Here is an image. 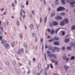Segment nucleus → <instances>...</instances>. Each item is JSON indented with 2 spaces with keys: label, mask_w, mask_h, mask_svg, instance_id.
I'll return each instance as SVG.
<instances>
[{
  "label": "nucleus",
  "mask_w": 75,
  "mask_h": 75,
  "mask_svg": "<svg viewBox=\"0 0 75 75\" xmlns=\"http://www.w3.org/2000/svg\"><path fill=\"white\" fill-rule=\"evenodd\" d=\"M65 10V8L62 7V6H60L57 9V11H64Z\"/></svg>",
  "instance_id": "1"
},
{
  "label": "nucleus",
  "mask_w": 75,
  "mask_h": 75,
  "mask_svg": "<svg viewBox=\"0 0 75 75\" xmlns=\"http://www.w3.org/2000/svg\"><path fill=\"white\" fill-rule=\"evenodd\" d=\"M48 57H50V58H51L52 57V58H54V59H57V57L56 56V55H55V54H48Z\"/></svg>",
  "instance_id": "2"
},
{
  "label": "nucleus",
  "mask_w": 75,
  "mask_h": 75,
  "mask_svg": "<svg viewBox=\"0 0 75 75\" xmlns=\"http://www.w3.org/2000/svg\"><path fill=\"white\" fill-rule=\"evenodd\" d=\"M66 1L67 3H69V2H70V4L71 5V6L72 7H74V6H75V5H74V4H75V1H74L73 2H71L69 0H66Z\"/></svg>",
  "instance_id": "3"
},
{
  "label": "nucleus",
  "mask_w": 75,
  "mask_h": 75,
  "mask_svg": "<svg viewBox=\"0 0 75 75\" xmlns=\"http://www.w3.org/2000/svg\"><path fill=\"white\" fill-rule=\"evenodd\" d=\"M23 52H24V50L23 49H21V50L20 49L18 50L16 52V54H22Z\"/></svg>",
  "instance_id": "4"
},
{
  "label": "nucleus",
  "mask_w": 75,
  "mask_h": 75,
  "mask_svg": "<svg viewBox=\"0 0 75 75\" xmlns=\"http://www.w3.org/2000/svg\"><path fill=\"white\" fill-rule=\"evenodd\" d=\"M55 50H57V52H59V50H60V49L58 47H52V52H54L55 51Z\"/></svg>",
  "instance_id": "5"
},
{
  "label": "nucleus",
  "mask_w": 75,
  "mask_h": 75,
  "mask_svg": "<svg viewBox=\"0 0 75 75\" xmlns=\"http://www.w3.org/2000/svg\"><path fill=\"white\" fill-rule=\"evenodd\" d=\"M53 44L55 45H59V41H54L53 42Z\"/></svg>",
  "instance_id": "6"
},
{
  "label": "nucleus",
  "mask_w": 75,
  "mask_h": 75,
  "mask_svg": "<svg viewBox=\"0 0 75 75\" xmlns=\"http://www.w3.org/2000/svg\"><path fill=\"white\" fill-rule=\"evenodd\" d=\"M52 24L54 26H56V25H57L58 24V22L57 21H53Z\"/></svg>",
  "instance_id": "7"
},
{
  "label": "nucleus",
  "mask_w": 75,
  "mask_h": 75,
  "mask_svg": "<svg viewBox=\"0 0 75 75\" xmlns=\"http://www.w3.org/2000/svg\"><path fill=\"white\" fill-rule=\"evenodd\" d=\"M64 22H65L66 24L69 23V20H68V18H65L64 20Z\"/></svg>",
  "instance_id": "8"
},
{
  "label": "nucleus",
  "mask_w": 75,
  "mask_h": 75,
  "mask_svg": "<svg viewBox=\"0 0 75 75\" xmlns=\"http://www.w3.org/2000/svg\"><path fill=\"white\" fill-rule=\"evenodd\" d=\"M4 47L5 48H10V46L8 44L6 43L4 45Z\"/></svg>",
  "instance_id": "9"
},
{
  "label": "nucleus",
  "mask_w": 75,
  "mask_h": 75,
  "mask_svg": "<svg viewBox=\"0 0 75 75\" xmlns=\"http://www.w3.org/2000/svg\"><path fill=\"white\" fill-rule=\"evenodd\" d=\"M70 39L69 38H66L65 40V42H66V43H68V42H69V41Z\"/></svg>",
  "instance_id": "10"
},
{
  "label": "nucleus",
  "mask_w": 75,
  "mask_h": 75,
  "mask_svg": "<svg viewBox=\"0 0 75 75\" xmlns=\"http://www.w3.org/2000/svg\"><path fill=\"white\" fill-rule=\"evenodd\" d=\"M1 42L2 44H5V43L7 42V41L6 40H1Z\"/></svg>",
  "instance_id": "11"
},
{
  "label": "nucleus",
  "mask_w": 75,
  "mask_h": 75,
  "mask_svg": "<svg viewBox=\"0 0 75 75\" xmlns=\"http://www.w3.org/2000/svg\"><path fill=\"white\" fill-rule=\"evenodd\" d=\"M70 45L74 47L75 46V42L70 43Z\"/></svg>",
  "instance_id": "12"
},
{
  "label": "nucleus",
  "mask_w": 75,
  "mask_h": 75,
  "mask_svg": "<svg viewBox=\"0 0 75 75\" xmlns=\"http://www.w3.org/2000/svg\"><path fill=\"white\" fill-rule=\"evenodd\" d=\"M52 47L51 46H49L48 47V50L50 51H52Z\"/></svg>",
  "instance_id": "13"
},
{
  "label": "nucleus",
  "mask_w": 75,
  "mask_h": 75,
  "mask_svg": "<svg viewBox=\"0 0 75 75\" xmlns=\"http://www.w3.org/2000/svg\"><path fill=\"white\" fill-rule=\"evenodd\" d=\"M65 24V22H64V21H62L60 23V25H64Z\"/></svg>",
  "instance_id": "14"
},
{
  "label": "nucleus",
  "mask_w": 75,
  "mask_h": 75,
  "mask_svg": "<svg viewBox=\"0 0 75 75\" xmlns=\"http://www.w3.org/2000/svg\"><path fill=\"white\" fill-rule=\"evenodd\" d=\"M71 30H75V25H73L71 27Z\"/></svg>",
  "instance_id": "15"
},
{
  "label": "nucleus",
  "mask_w": 75,
  "mask_h": 75,
  "mask_svg": "<svg viewBox=\"0 0 75 75\" xmlns=\"http://www.w3.org/2000/svg\"><path fill=\"white\" fill-rule=\"evenodd\" d=\"M54 16H55V13L54 12L52 13H51V17H54Z\"/></svg>",
  "instance_id": "16"
},
{
  "label": "nucleus",
  "mask_w": 75,
  "mask_h": 75,
  "mask_svg": "<svg viewBox=\"0 0 75 75\" xmlns=\"http://www.w3.org/2000/svg\"><path fill=\"white\" fill-rule=\"evenodd\" d=\"M54 30H51V31L50 32V34H51V35H52L54 33Z\"/></svg>",
  "instance_id": "17"
},
{
  "label": "nucleus",
  "mask_w": 75,
  "mask_h": 75,
  "mask_svg": "<svg viewBox=\"0 0 75 75\" xmlns=\"http://www.w3.org/2000/svg\"><path fill=\"white\" fill-rule=\"evenodd\" d=\"M30 28L31 29H33L34 28V26H33V25H30Z\"/></svg>",
  "instance_id": "18"
},
{
  "label": "nucleus",
  "mask_w": 75,
  "mask_h": 75,
  "mask_svg": "<svg viewBox=\"0 0 75 75\" xmlns=\"http://www.w3.org/2000/svg\"><path fill=\"white\" fill-rule=\"evenodd\" d=\"M19 35L20 36V38L21 39H23V34H22V33H21Z\"/></svg>",
  "instance_id": "19"
},
{
  "label": "nucleus",
  "mask_w": 75,
  "mask_h": 75,
  "mask_svg": "<svg viewBox=\"0 0 75 75\" xmlns=\"http://www.w3.org/2000/svg\"><path fill=\"white\" fill-rule=\"evenodd\" d=\"M61 2H62V3L63 4H65V0H61Z\"/></svg>",
  "instance_id": "20"
},
{
  "label": "nucleus",
  "mask_w": 75,
  "mask_h": 75,
  "mask_svg": "<svg viewBox=\"0 0 75 75\" xmlns=\"http://www.w3.org/2000/svg\"><path fill=\"white\" fill-rule=\"evenodd\" d=\"M54 40H59V39L57 37L55 36L54 38Z\"/></svg>",
  "instance_id": "21"
},
{
  "label": "nucleus",
  "mask_w": 75,
  "mask_h": 75,
  "mask_svg": "<svg viewBox=\"0 0 75 75\" xmlns=\"http://www.w3.org/2000/svg\"><path fill=\"white\" fill-rule=\"evenodd\" d=\"M67 49L68 50H71V47H67Z\"/></svg>",
  "instance_id": "22"
},
{
  "label": "nucleus",
  "mask_w": 75,
  "mask_h": 75,
  "mask_svg": "<svg viewBox=\"0 0 75 75\" xmlns=\"http://www.w3.org/2000/svg\"><path fill=\"white\" fill-rule=\"evenodd\" d=\"M24 46L25 48H27V45L26 43H24Z\"/></svg>",
  "instance_id": "23"
},
{
  "label": "nucleus",
  "mask_w": 75,
  "mask_h": 75,
  "mask_svg": "<svg viewBox=\"0 0 75 75\" xmlns=\"http://www.w3.org/2000/svg\"><path fill=\"white\" fill-rule=\"evenodd\" d=\"M60 29H61V28L58 29H57L55 31V33L56 34H57V33H58V31H59V30Z\"/></svg>",
  "instance_id": "24"
},
{
  "label": "nucleus",
  "mask_w": 75,
  "mask_h": 75,
  "mask_svg": "<svg viewBox=\"0 0 75 75\" xmlns=\"http://www.w3.org/2000/svg\"><path fill=\"white\" fill-rule=\"evenodd\" d=\"M64 67L65 69L66 70V71H68V68H69V67L67 66H66V67L65 66Z\"/></svg>",
  "instance_id": "25"
},
{
  "label": "nucleus",
  "mask_w": 75,
  "mask_h": 75,
  "mask_svg": "<svg viewBox=\"0 0 75 75\" xmlns=\"http://www.w3.org/2000/svg\"><path fill=\"white\" fill-rule=\"evenodd\" d=\"M55 20H59V15H58L57 17H55Z\"/></svg>",
  "instance_id": "26"
},
{
  "label": "nucleus",
  "mask_w": 75,
  "mask_h": 75,
  "mask_svg": "<svg viewBox=\"0 0 75 75\" xmlns=\"http://www.w3.org/2000/svg\"><path fill=\"white\" fill-rule=\"evenodd\" d=\"M75 59V57L72 56L71 57V60H73V59Z\"/></svg>",
  "instance_id": "27"
},
{
  "label": "nucleus",
  "mask_w": 75,
  "mask_h": 75,
  "mask_svg": "<svg viewBox=\"0 0 75 75\" xmlns=\"http://www.w3.org/2000/svg\"><path fill=\"white\" fill-rule=\"evenodd\" d=\"M48 32L50 33L52 31L50 29H47Z\"/></svg>",
  "instance_id": "28"
},
{
  "label": "nucleus",
  "mask_w": 75,
  "mask_h": 75,
  "mask_svg": "<svg viewBox=\"0 0 75 75\" xmlns=\"http://www.w3.org/2000/svg\"><path fill=\"white\" fill-rule=\"evenodd\" d=\"M17 25L18 26V27L20 26V22L18 21H17Z\"/></svg>",
  "instance_id": "29"
},
{
  "label": "nucleus",
  "mask_w": 75,
  "mask_h": 75,
  "mask_svg": "<svg viewBox=\"0 0 75 75\" xmlns=\"http://www.w3.org/2000/svg\"><path fill=\"white\" fill-rule=\"evenodd\" d=\"M47 17L45 18L44 21L45 23H46V22H47Z\"/></svg>",
  "instance_id": "30"
},
{
  "label": "nucleus",
  "mask_w": 75,
  "mask_h": 75,
  "mask_svg": "<svg viewBox=\"0 0 75 75\" xmlns=\"http://www.w3.org/2000/svg\"><path fill=\"white\" fill-rule=\"evenodd\" d=\"M59 20H62V18L59 16Z\"/></svg>",
  "instance_id": "31"
},
{
  "label": "nucleus",
  "mask_w": 75,
  "mask_h": 75,
  "mask_svg": "<svg viewBox=\"0 0 75 75\" xmlns=\"http://www.w3.org/2000/svg\"><path fill=\"white\" fill-rule=\"evenodd\" d=\"M61 15L62 16H65V13L64 12H63L61 13Z\"/></svg>",
  "instance_id": "32"
},
{
  "label": "nucleus",
  "mask_w": 75,
  "mask_h": 75,
  "mask_svg": "<svg viewBox=\"0 0 75 75\" xmlns=\"http://www.w3.org/2000/svg\"><path fill=\"white\" fill-rule=\"evenodd\" d=\"M31 11L32 12V14H35V11H34V10H32Z\"/></svg>",
  "instance_id": "33"
},
{
  "label": "nucleus",
  "mask_w": 75,
  "mask_h": 75,
  "mask_svg": "<svg viewBox=\"0 0 75 75\" xmlns=\"http://www.w3.org/2000/svg\"><path fill=\"white\" fill-rule=\"evenodd\" d=\"M50 66L51 68H53V66H52V64H51V63L50 64Z\"/></svg>",
  "instance_id": "34"
},
{
  "label": "nucleus",
  "mask_w": 75,
  "mask_h": 75,
  "mask_svg": "<svg viewBox=\"0 0 75 75\" xmlns=\"http://www.w3.org/2000/svg\"><path fill=\"white\" fill-rule=\"evenodd\" d=\"M35 34L33 33H32V37H35Z\"/></svg>",
  "instance_id": "35"
},
{
  "label": "nucleus",
  "mask_w": 75,
  "mask_h": 75,
  "mask_svg": "<svg viewBox=\"0 0 75 75\" xmlns=\"http://www.w3.org/2000/svg\"><path fill=\"white\" fill-rule=\"evenodd\" d=\"M54 62L55 64L56 65H58V61H55V62Z\"/></svg>",
  "instance_id": "36"
},
{
  "label": "nucleus",
  "mask_w": 75,
  "mask_h": 75,
  "mask_svg": "<svg viewBox=\"0 0 75 75\" xmlns=\"http://www.w3.org/2000/svg\"><path fill=\"white\" fill-rule=\"evenodd\" d=\"M65 47H62V50H64V51L65 50Z\"/></svg>",
  "instance_id": "37"
},
{
  "label": "nucleus",
  "mask_w": 75,
  "mask_h": 75,
  "mask_svg": "<svg viewBox=\"0 0 75 75\" xmlns=\"http://www.w3.org/2000/svg\"><path fill=\"white\" fill-rule=\"evenodd\" d=\"M36 72H37V71L35 70H34L33 71V73L34 74H36Z\"/></svg>",
  "instance_id": "38"
},
{
  "label": "nucleus",
  "mask_w": 75,
  "mask_h": 75,
  "mask_svg": "<svg viewBox=\"0 0 75 75\" xmlns=\"http://www.w3.org/2000/svg\"><path fill=\"white\" fill-rule=\"evenodd\" d=\"M6 63L7 65H9V62L8 61H7L6 62Z\"/></svg>",
  "instance_id": "39"
},
{
  "label": "nucleus",
  "mask_w": 75,
  "mask_h": 75,
  "mask_svg": "<svg viewBox=\"0 0 75 75\" xmlns=\"http://www.w3.org/2000/svg\"><path fill=\"white\" fill-rule=\"evenodd\" d=\"M16 64V62L14 61H13V65H15V64Z\"/></svg>",
  "instance_id": "40"
},
{
  "label": "nucleus",
  "mask_w": 75,
  "mask_h": 75,
  "mask_svg": "<svg viewBox=\"0 0 75 75\" xmlns=\"http://www.w3.org/2000/svg\"><path fill=\"white\" fill-rule=\"evenodd\" d=\"M29 15L30 17L32 18V15L31 14V13H29Z\"/></svg>",
  "instance_id": "41"
},
{
  "label": "nucleus",
  "mask_w": 75,
  "mask_h": 75,
  "mask_svg": "<svg viewBox=\"0 0 75 75\" xmlns=\"http://www.w3.org/2000/svg\"><path fill=\"white\" fill-rule=\"evenodd\" d=\"M48 69L47 68H45V72H47L48 71Z\"/></svg>",
  "instance_id": "42"
},
{
  "label": "nucleus",
  "mask_w": 75,
  "mask_h": 75,
  "mask_svg": "<svg viewBox=\"0 0 75 75\" xmlns=\"http://www.w3.org/2000/svg\"><path fill=\"white\" fill-rule=\"evenodd\" d=\"M67 57H64L63 58V59L64 60H65V61H66V59H67Z\"/></svg>",
  "instance_id": "43"
},
{
  "label": "nucleus",
  "mask_w": 75,
  "mask_h": 75,
  "mask_svg": "<svg viewBox=\"0 0 75 75\" xmlns=\"http://www.w3.org/2000/svg\"><path fill=\"white\" fill-rule=\"evenodd\" d=\"M41 66L40 64H39L38 66V69H40L41 68Z\"/></svg>",
  "instance_id": "44"
},
{
  "label": "nucleus",
  "mask_w": 75,
  "mask_h": 75,
  "mask_svg": "<svg viewBox=\"0 0 75 75\" xmlns=\"http://www.w3.org/2000/svg\"><path fill=\"white\" fill-rule=\"evenodd\" d=\"M55 60H54V59H53L52 60H51V62H52V63H54V62H55Z\"/></svg>",
  "instance_id": "45"
},
{
  "label": "nucleus",
  "mask_w": 75,
  "mask_h": 75,
  "mask_svg": "<svg viewBox=\"0 0 75 75\" xmlns=\"http://www.w3.org/2000/svg\"><path fill=\"white\" fill-rule=\"evenodd\" d=\"M43 71V69H42L41 70V71L40 72V73L41 74H42Z\"/></svg>",
  "instance_id": "46"
},
{
  "label": "nucleus",
  "mask_w": 75,
  "mask_h": 75,
  "mask_svg": "<svg viewBox=\"0 0 75 75\" xmlns=\"http://www.w3.org/2000/svg\"><path fill=\"white\" fill-rule=\"evenodd\" d=\"M26 5H28V1H27V2H26Z\"/></svg>",
  "instance_id": "47"
},
{
  "label": "nucleus",
  "mask_w": 75,
  "mask_h": 75,
  "mask_svg": "<svg viewBox=\"0 0 75 75\" xmlns=\"http://www.w3.org/2000/svg\"><path fill=\"white\" fill-rule=\"evenodd\" d=\"M40 42H41L42 43V42H43V39L41 38L40 39Z\"/></svg>",
  "instance_id": "48"
},
{
  "label": "nucleus",
  "mask_w": 75,
  "mask_h": 75,
  "mask_svg": "<svg viewBox=\"0 0 75 75\" xmlns=\"http://www.w3.org/2000/svg\"><path fill=\"white\" fill-rule=\"evenodd\" d=\"M47 66L46 68L48 69H49V68H50V64H47Z\"/></svg>",
  "instance_id": "49"
},
{
  "label": "nucleus",
  "mask_w": 75,
  "mask_h": 75,
  "mask_svg": "<svg viewBox=\"0 0 75 75\" xmlns=\"http://www.w3.org/2000/svg\"><path fill=\"white\" fill-rule=\"evenodd\" d=\"M11 5L12 7H14V6H15V4H14V3H12L11 4Z\"/></svg>",
  "instance_id": "50"
},
{
  "label": "nucleus",
  "mask_w": 75,
  "mask_h": 75,
  "mask_svg": "<svg viewBox=\"0 0 75 75\" xmlns=\"http://www.w3.org/2000/svg\"><path fill=\"white\" fill-rule=\"evenodd\" d=\"M64 34H65V32L63 31V32L62 33V35H64Z\"/></svg>",
  "instance_id": "51"
},
{
  "label": "nucleus",
  "mask_w": 75,
  "mask_h": 75,
  "mask_svg": "<svg viewBox=\"0 0 75 75\" xmlns=\"http://www.w3.org/2000/svg\"><path fill=\"white\" fill-rule=\"evenodd\" d=\"M3 39V37L1 36H0V41H1V40Z\"/></svg>",
  "instance_id": "52"
},
{
  "label": "nucleus",
  "mask_w": 75,
  "mask_h": 75,
  "mask_svg": "<svg viewBox=\"0 0 75 75\" xmlns=\"http://www.w3.org/2000/svg\"><path fill=\"white\" fill-rule=\"evenodd\" d=\"M11 44H12V47H14V43H12Z\"/></svg>",
  "instance_id": "53"
},
{
  "label": "nucleus",
  "mask_w": 75,
  "mask_h": 75,
  "mask_svg": "<svg viewBox=\"0 0 75 75\" xmlns=\"http://www.w3.org/2000/svg\"><path fill=\"white\" fill-rule=\"evenodd\" d=\"M29 64L30 65H31V61L30 60H29Z\"/></svg>",
  "instance_id": "54"
},
{
  "label": "nucleus",
  "mask_w": 75,
  "mask_h": 75,
  "mask_svg": "<svg viewBox=\"0 0 75 75\" xmlns=\"http://www.w3.org/2000/svg\"><path fill=\"white\" fill-rule=\"evenodd\" d=\"M50 27H53V25H52V23H50Z\"/></svg>",
  "instance_id": "55"
},
{
  "label": "nucleus",
  "mask_w": 75,
  "mask_h": 75,
  "mask_svg": "<svg viewBox=\"0 0 75 75\" xmlns=\"http://www.w3.org/2000/svg\"><path fill=\"white\" fill-rule=\"evenodd\" d=\"M44 55H45V58H47V56H46V54H45V53H44Z\"/></svg>",
  "instance_id": "56"
},
{
  "label": "nucleus",
  "mask_w": 75,
  "mask_h": 75,
  "mask_svg": "<svg viewBox=\"0 0 75 75\" xmlns=\"http://www.w3.org/2000/svg\"><path fill=\"white\" fill-rule=\"evenodd\" d=\"M21 65H22V64H21V63H19V67H21Z\"/></svg>",
  "instance_id": "57"
},
{
  "label": "nucleus",
  "mask_w": 75,
  "mask_h": 75,
  "mask_svg": "<svg viewBox=\"0 0 75 75\" xmlns=\"http://www.w3.org/2000/svg\"><path fill=\"white\" fill-rule=\"evenodd\" d=\"M66 60V61H69V59L67 57Z\"/></svg>",
  "instance_id": "58"
},
{
  "label": "nucleus",
  "mask_w": 75,
  "mask_h": 75,
  "mask_svg": "<svg viewBox=\"0 0 75 75\" xmlns=\"http://www.w3.org/2000/svg\"><path fill=\"white\" fill-rule=\"evenodd\" d=\"M33 61H35L36 59H35V58H33Z\"/></svg>",
  "instance_id": "59"
},
{
  "label": "nucleus",
  "mask_w": 75,
  "mask_h": 75,
  "mask_svg": "<svg viewBox=\"0 0 75 75\" xmlns=\"http://www.w3.org/2000/svg\"><path fill=\"white\" fill-rule=\"evenodd\" d=\"M40 23H42V18H40Z\"/></svg>",
  "instance_id": "60"
},
{
  "label": "nucleus",
  "mask_w": 75,
  "mask_h": 75,
  "mask_svg": "<svg viewBox=\"0 0 75 75\" xmlns=\"http://www.w3.org/2000/svg\"><path fill=\"white\" fill-rule=\"evenodd\" d=\"M16 73H18V70H17L16 69Z\"/></svg>",
  "instance_id": "61"
},
{
  "label": "nucleus",
  "mask_w": 75,
  "mask_h": 75,
  "mask_svg": "<svg viewBox=\"0 0 75 75\" xmlns=\"http://www.w3.org/2000/svg\"><path fill=\"white\" fill-rule=\"evenodd\" d=\"M47 54H50V51H47Z\"/></svg>",
  "instance_id": "62"
},
{
  "label": "nucleus",
  "mask_w": 75,
  "mask_h": 75,
  "mask_svg": "<svg viewBox=\"0 0 75 75\" xmlns=\"http://www.w3.org/2000/svg\"><path fill=\"white\" fill-rule=\"evenodd\" d=\"M36 75H40V72H38L37 74Z\"/></svg>",
  "instance_id": "63"
},
{
  "label": "nucleus",
  "mask_w": 75,
  "mask_h": 75,
  "mask_svg": "<svg viewBox=\"0 0 75 75\" xmlns=\"http://www.w3.org/2000/svg\"><path fill=\"white\" fill-rule=\"evenodd\" d=\"M45 75H48V74L47 73V72H45Z\"/></svg>",
  "instance_id": "64"
}]
</instances>
